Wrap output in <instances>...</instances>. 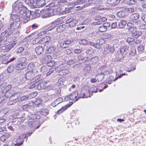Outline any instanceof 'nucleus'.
Returning <instances> with one entry per match:
<instances>
[{
  "instance_id": "61",
  "label": "nucleus",
  "mask_w": 146,
  "mask_h": 146,
  "mask_svg": "<svg viewBox=\"0 0 146 146\" xmlns=\"http://www.w3.org/2000/svg\"><path fill=\"white\" fill-rule=\"evenodd\" d=\"M137 3V1L134 0H130L129 3V5H132L135 4H136Z\"/></svg>"
},
{
  "instance_id": "27",
  "label": "nucleus",
  "mask_w": 146,
  "mask_h": 146,
  "mask_svg": "<svg viewBox=\"0 0 146 146\" xmlns=\"http://www.w3.org/2000/svg\"><path fill=\"white\" fill-rule=\"evenodd\" d=\"M63 100L62 98L61 97L58 98L52 103V104L53 106H56V105L62 102Z\"/></svg>"
},
{
  "instance_id": "19",
  "label": "nucleus",
  "mask_w": 146,
  "mask_h": 146,
  "mask_svg": "<svg viewBox=\"0 0 146 146\" xmlns=\"http://www.w3.org/2000/svg\"><path fill=\"white\" fill-rule=\"evenodd\" d=\"M19 95V92L15 93L14 92V93L12 94L11 97L9 98V100L11 101H13L16 100L18 98Z\"/></svg>"
},
{
  "instance_id": "30",
  "label": "nucleus",
  "mask_w": 146,
  "mask_h": 146,
  "mask_svg": "<svg viewBox=\"0 0 146 146\" xmlns=\"http://www.w3.org/2000/svg\"><path fill=\"white\" fill-rule=\"evenodd\" d=\"M66 26L64 25H60L56 29V31L59 33L64 31L65 29Z\"/></svg>"
},
{
  "instance_id": "2",
  "label": "nucleus",
  "mask_w": 146,
  "mask_h": 146,
  "mask_svg": "<svg viewBox=\"0 0 146 146\" xmlns=\"http://www.w3.org/2000/svg\"><path fill=\"white\" fill-rule=\"evenodd\" d=\"M91 90H89V87L88 85L84 86L82 89L81 91L79 94H78V97L80 98H87L88 97H90V93ZM98 92L97 89L95 91H92V93L93 92L96 93Z\"/></svg>"
},
{
  "instance_id": "17",
  "label": "nucleus",
  "mask_w": 146,
  "mask_h": 146,
  "mask_svg": "<svg viewBox=\"0 0 146 146\" xmlns=\"http://www.w3.org/2000/svg\"><path fill=\"white\" fill-rule=\"evenodd\" d=\"M76 58H78V60H77L75 59L74 60H71V61L72 62L73 61V62L74 63H75V64H77L79 63H81V62H82L84 59V57L80 55L76 57Z\"/></svg>"
},
{
  "instance_id": "10",
  "label": "nucleus",
  "mask_w": 146,
  "mask_h": 146,
  "mask_svg": "<svg viewBox=\"0 0 146 146\" xmlns=\"http://www.w3.org/2000/svg\"><path fill=\"white\" fill-rule=\"evenodd\" d=\"M78 21L76 19L73 18L69 19L66 21V24H68V26L70 27H72L76 24Z\"/></svg>"
},
{
  "instance_id": "4",
  "label": "nucleus",
  "mask_w": 146,
  "mask_h": 146,
  "mask_svg": "<svg viewBox=\"0 0 146 146\" xmlns=\"http://www.w3.org/2000/svg\"><path fill=\"white\" fill-rule=\"evenodd\" d=\"M14 6H15V9L17 11L19 10V12L22 10L25 12L28 11H25L24 9L26 10L27 8L24 5L23 2L21 1H16L13 5V7Z\"/></svg>"
},
{
  "instance_id": "48",
  "label": "nucleus",
  "mask_w": 146,
  "mask_h": 146,
  "mask_svg": "<svg viewBox=\"0 0 146 146\" xmlns=\"http://www.w3.org/2000/svg\"><path fill=\"white\" fill-rule=\"evenodd\" d=\"M14 67L13 65H10L7 68V71L9 73H11L14 70Z\"/></svg>"
},
{
  "instance_id": "64",
  "label": "nucleus",
  "mask_w": 146,
  "mask_h": 146,
  "mask_svg": "<svg viewBox=\"0 0 146 146\" xmlns=\"http://www.w3.org/2000/svg\"><path fill=\"white\" fill-rule=\"evenodd\" d=\"M103 25L106 28H107V27H109L110 26V24L108 23H104Z\"/></svg>"
},
{
  "instance_id": "26",
  "label": "nucleus",
  "mask_w": 146,
  "mask_h": 146,
  "mask_svg": "<svg viewBox=\"0 0 146 146\" xmlns=\"http://www.w3.org/2000/svg\"><path fill=\"white\" fill-rule=\"evenodd\" d=\"M139 15L138 13H134L131 15L129 17V19L131 20H135L138 19Z\"/></svg>"
},
{
  "instance_id": "12",
  "label": "nucleus",
  "mask_w": 146,
  "mask_h": 146,
  "mask_svg": "<svg viewBox=\"0 0 146 146\" xmlns=\"http://www.w3.org/2000/svg\"><path fill=\"white\" fill-rule=\"evenodd\" d=\"M129 46L128 45L123 44L120 47V52L121 54H126L128 52Z\"/></svg>"
},
{
  "instance_id": "45",
  "label": "nucleus",
  "mask_w": 146,
  "mask_h": 146,
  "mask_svg": "<svg viewBox=\"0 0 146 146\" xmlns=\"http://www.w3.org/2000/svg\"><path fill=\"white\" fill-rule=\"evenodd\" d=\"M91 4L90 3H87L84 5H83L81 6H80L76 7V8H79L80 10L82 9L87 6H89Z\"/></svg>"
},
{
  "instance_id": "37",
  "label": "nucleus",
  "mask_w": 146,
  "mask_h": 146,
  "mask_svg": "<svg viewBox=\"0 0 146 146\" xmlns=\"http://www.w3.org/2000/svg\"><path fill=\"white\" fill-rule=\"evenodd\" d=\"M117 15L119 17H123L125 15V11H121L118 12L117 13Z\"/></svg>"
},
{
  "instance_id": "18",
  "label": "nucleus",
  "mask_w": 146,
  "mask_h": 146,
  "mask_svg": "<svg viewBox=\"0 0 146 146\" xmlns=\"http://www.w3.org/2000/svg\"><path fill=\"white\" fill-rule=\"evenodd\" d=\"M25 118H27L29 119H39V118L36 117V115L35 114H32L30 113L28 114L27 113L25 114Z\"/></svg>"
},
{
  "instance_id": "44",
  "label": "nucleus",
  "mask_w": 146,
  "mask_h": 146,
  "mask_svg": "<svg viewBox=\"0 0 146 146\" xmlns=\"http://www.w3.org/2000/svg\"><path fill=\"white\" fill-rule=\"evenodd\" d=\"M55 70L56 68H54V67L51 68L48 71L46 74V76H48L50 75Z\"/></svg>"
},
{
  "instance_id": "8",
  "label": "nucleus",
  "mask_w": 146,
  "mask_h": 146,
  "mask_svg": "<svg viewBox=\"0 0 146 146\" xmlns=\"http://www.w3.org/2000/svg\"><path fill=\"white\" fill-rule=\"evenodd\" d=\"M114 51V48L113 47L108 46L104 49L103 52V54L104 56H106L108 54H110L113 53Z\"/></svg>"
},
{
  "instance_id": "43",
  "label": "nucleus",
  "mask_w": 146,
  "mask_h": 146,
  "mask_svg": "<svg viewBox=\"0 0 146 146\" xmlns=\"http://www.w3.org/2000/svg\"><path fill=\"white\" fill-rule=\"evenodd\" d=\"M142 32L141 31H136L135 33H134V34H133V36L135 37V38H137L142 35Z\"/></svg>"
},
{
  "instance_id": "52",
  "label": "nucleus",
  "mask_w": 146,
  "mask_h": 146,
  "mask_svg": "<svg viewBox=\"0 0 146 146\" xmlns=\"http://www.w3.org/2000/svg\"><path fill=\"white\" fill-rule=\"evenodd\" d=\"M42 100L41 98H38L36 100L35 102L36 105H38L41 104L42 102Z\"/></svg>"
},
{
  "instance_id": "63",
  "label": "nucleus",
  "mask_w": 146,
  "mask_h": 146,
  "mask_svg": "<svg viewBox=\"0 0 146 146\" xmlns=\"http://www.w3.org/2000/svg\"><path fill=\"white\" fill-rule=\"evenodd\" d=\"M111 28H115L117 27V23L116 22L113 23L111 25Z\"/></svg>"
},
{
  "instance_id": "58",
  "label": "nucleus",
  "mask_w": 146,
  "mask_h": 146,
  "mask_svg": "<svg viewBox=\"0 0 146 146\" xmlns=\"http://www.w3.org/2000/svg\"><path fill=\"white\" fill-rule=\"evenodd\" d=\"M8 31L5 30L2 32L1 34L2 36H5V37H8L7 36Z\"/></svg>"
},
{
  "instance_id": "54",
  "label": "nucleus",
  "mask_w": 146,
  "mask_h": 146,
  "mask_svg": "<svg viewBox=\"0 0 146 146\" xmlns=\"http://www.w3.org/2000/svg\"><path fill=\"white\" fill-rule=\"evenodd\" d=\"M112 36L111 35L108 33H105L104 35V37L105 39H107L108 38H110Z\"/></svg>"
},
{
  "instance_id": "32",
  "label": "nucleus",
  "mask_w": 146,
  "mask_h": 146,
  "mask_svg": "<svg viewBox=\"0 0 146 146\" xmlns=\"http://www.w3.org/2000/svg\"><path fill=\"white\" fill-rule=\"evenodd\" d=\"M17 144H15L14 146H19L23 144V139H21L20 136H19L17 138Z\"/></svg>"
},
{
  "instance_id": "40",
  "label": "nucleus",
  "mask_w": 146,
  "mask_h": 146,
  "mask_svg": "<svg viewBox=\"0 0 146 146\" xmlns=\"http://www.w3.org/2000/svg\"><path fill=\"white\" fill-rule=\"evenodd\" d=\"M26 60L27 59L26 58L22 57L19 59V61L20 63L26 65L25 62H26Z\"/></svg>"
},
{
  "instance_id": "9",
  "label": "nucleus",
  "mask_w": 146,
  "mask_h": 146,
  "mask_svg": "<svg viewBox=\"0 0 146 146\" xmlns=\"http://www.w3.org/2000/svg\"><path fill=\"white\" fill-rule=\"evenodd\" d=\"M64 17H61L59 18L56 19V20L53 22L51 24V27L53 29L55 27V26L59 24L62 23L64 22L62 20L64 19Z\"/></svg>"
},
{
  "instance_id": "33",
  "label": "nucleus",
  "mask_w": 146,
  "mask_h": 146,
  "mask_svg": "<svg viewBox=\"0 0 146 146\" xmlns=\"http://www.w3.org/2000/svg\"><path fill=\"white\" fill-rule=\"evenodd\" d=\"M7 112L8 111L7 109L1 110L0 111V118H3L4 116Z\"/></svg>"
},
{
  "instance_id": "38",
  "label": "nucleus",
  "mask_w": 146,
  "mask_h": 146,
  "mask_svg": "<svg viewBox=\"0 0 146 146\" xmlns=\"http://www.w3.org/2000/svg\"><path fill=\"white\" fill-rule=\"evenodd\" d=\"M39 2H38L36 1H34L33 0H31L30 2L31 3H32V5L33 6V8H35L38 7L39 5H38Z\"/></svg>"
},
{
  "instance_id": "13",
  "label": "nucleus",
  "mask_w": 146,
  "mask_h": 146,
  "mask_svg": "<svg viewBox=\"0 0 146 146\" xmlns=\"http://www.w3.org/2000/svg\"><path fill=\"white\" fill-rule=\"evenodd\" d=\"M38 123L37 121L33 120L29 121L27 123V125L28 127L33 128V129H36L39 127V126L36 125Z\"/></svg>"
},
{
  "instance_id": "57",
  "label": "nucleus",
  "mask_w": 146,
  "mask_h": 146,
  "mask_svg": "<svg viewBox=\"0 0 146 146\" xmlns=\"http://www.w3.org/2000/svg\"><path fill=\"white\" fill-rule=\"evenodd\" d=\"M141 18L144 22L146 24V15L145 14H142Z\"/></svg>"
},
{
  "instance_id": "16",
  "label": "nucleus",
  "mask_w": 146,
  "mask_h": 146,
  "mask_svg": "<svg viewBox=\"0 0 146 146\" xmlns=\"http://www.w3.org/2000/svg\"><path fill=\"white\" fill-rule=\"evenodd\" d=\"M20 24L19 22H12L11 23L9 27V29H14L18 27Z\"/></svg>"
},
{
  "instance_id": "51",
  "label": "nucleus",
  "mask_w": 146,
  "mask_h": 146,
  "mask_svg": "<svg viewBox=\"0 0 146 146\" xmlns=\"http://www.w3.org/2000/svg\"><path fill=\"white\" fill-rule=\"evenodd\" d=\"M126 11L128 13H131L133 12L135 9L133 8H129L126 9Z\"/></svg>"
},
{
  "instance_id": "20",
  "label": "nucleus",
  "mask_w": 146,
  "mask_h": 146,
  "mask_svg": "<svg viewBox=\"0 0 146 146\" xmlns=\"http://www.w3.org/2000/svg\"><path fill=\"white\" fill-rule=\"evenodd\" d=\"M35 51L38 55L41 54L43 52V47L41 46H38L35 49Z\"/></svg>"
},
{
  "instance_id": "41",
  "label": "nucleus",
  "mask_w": 146,
  "mask_h": 146,
  "mask_svg": "<svg viewBox=\"0 0 146 146\" xmlns=\"http://www.w3.org/2000/svg\"><path fill=\"white\" fill-rule=\"evenodd\" d=\"M90 45L91 46H93L98 49L100 48V46L98 44H95L93 42H90Z\"/></svg>"
},
{
  "instance_id": "24",
  "label": "nucleus",
  "mask_w": 146,
  "mask_h": 146,
  "mask_svg": "<svg viewBox=\"0 0 146 146\" xmlns=\"http://www.w3.org/2000/svg\"><path fill=\"white\" fill-rule=\"evenodd\" d=\"M141 22L138 21L135 23L137 25L138 27L140 29H146V24H142L140 25Z\"/></svg>"
},
{
  "instance_id": "56",
  "label": "nucleus",
  "mask_w": 146,
  "mask_h": 146,
  "mask_svg": "<svg viewBox=\"0 0 146 146\" xmlns=\"http://www.w3.org/2000/svg\"><path fill=\"white\" fill-rule=\"evenodd\" d=\"M82 51V48L76 49L74 50V52L77 54H78L81 52Z\"/></svg>"
},
{
  "instance_id": "15",
  "label": "nucleus",
  "mask_w": 146,
  "mask_h": 146,
  "mask_svg": "<svg viewBox=\"0 0 146 146\" xmlns=\"http://www.w3.org/2000/svg\"><path fill=\"white\" fill-rule=\"evenodd\" d=\"M72 42L70 40H65L61 42L60 44V46L62 48H65L68 47L70 44Z\"/></svg>"
},
{
  "instance_id": "11",
  "label": "nucleus",
  "mask_w": 146,
  "mask_h": 146,
  "mask_svg": "<svg viewBox=\"0 0 146 146\" xmlns=\"http://www.w3.org/2000/svg\"><path fill=\"white\" fill-rule=\"evenodd\" d=\"M78 91H75L72 92L70 95V100L76 102L79 99L78 97Z\"/></svg>"
},
{
  "instance_id": "60",
  "label": "nucleus",
  "mask_w": 146,
  "mask_h": 146,
  "mask_svg": "<svg viewBox=\"0 0 146 146\" xmlns=\"http://www.w3.org/2000/svg\"><path fill=\"white\" fill-rule=\"evenodd\" d=\"M48 69L46 66H43L42 67L40 70L43 72H46L47 71Z\"/></svg>"
},
{
  "instance_id": "49",
  "label": "nucleus",
  "mask_w": 146,
  "mask_h": 146,
  "mask_svg": "<svg viewBox=\"0 0 146 146\" xmlns=\"http://www.w3.org/2000/svg\"><path fill=\"white\" fill-rule=\"evenodd\" d=\"M79 43L81 44L86 45L87 44L88 41L87 40L84 39H81L79 40Z\"/></svg>"
},
{
  "instance_id": "34",
  "label": "nucleus",
  "mask_w": 146,
  "mask_h": 146,
  "mask_svg": "<svg viewBox=\"0 0 146 146\" xmlns=\"http://www.w3.org/2000/svg\"><path fill=\"white\" fill-rule=\"evenodd\" d=\"M51 37L49 36H47L44 37L42 39V41L44 42H48L51 39Z\"/></svg>"
},
{
  "instance_id": "23",
  "label": "nucleus",
  "mask_w": 146,
  "mask_h": 146,
  "mask_svg": "<svg viewBox=\"0 0 146 146\" xmlns=\"http://www.w3.org/2000/svg\"><path fill=\"white\" fill-rule=\"evenodd\" d=\"M26 67L25 65L23 64L19 63L17 64L15 66L16 69L18 70H22L25 68Z\"/></svg>"
},
{
  "instance_id": "5",
  "label": "nucleus",
  "mask_w": 146,
  "mask_h": 146,
  "mask_svg": "<svg viewBox=\"0 0 146 146\" xmlns=\"http://www.w3.org/2000/svg\"><path fill=\"white\" fill-rule=\"evenodd\" d=\"M57 4H54L53 2L50 3V6L53 7H62L68 4V1L66 0H60L57 3Z\"/></svg>"
},
{
  "instance_id": "14",
  "label": "nucleus",
  "mask_w": 146,
  "mask_h": 146,
  "mask_svg": "<svg viewBox=\"0 0 146 146\" xmlns=\"http://www.w3.org/2000/svg\"><path fill=\"white\" fill-rule=\"evenodd\" d=\"M35 76L34 73L33 71H29L27 72L25 75L26 78L28 80H32Z\"/></svg>"
},
{
  "instance_id": "25",
  "label": "nucleus",
  "mask_w": 146,
  "mask_h": 146,
  "mask_svg": "<svg viewBox=\"0 0 146 146\" xmlns=\"http://www.w3.org/2000/svg\"><path fill=\"white\" fill-rule=\"evenodd\" d=\"M119 1V0H108L107 3L112 5H116Z\"/></svg>"
},
{
  "instance_id": "42",
  "label": "nucleus",
  "mask_w": 146,
  "mask_h": 146,
  "mask_svg": "<svg viewBox=\"0 0 146 146\" xmlns=\"http://www.w3.org/2000/svg\"><path fill=\"white\" fill-rule=\"evenodd\" d=\"M39 80L37 81V82L33 84L32 85L30 86L29 88L30 89H31L32 88H35V86L37 85H38V86H40L41 85L40 84H39L38 83V81Z\"/></svg>"
},
{
  "instance_id": "47",
  "label": "nucleus",
  "mask_w": 146,
  "mask_h": 146,
  "mask_svg": "<svg viewBox=\"0 0 146 146\" xmlns=\"http://www.w3.org/2000/svg\"><path fill=\"white\" fill-rule=\"evenodd\" d=\"M67 108L66 106L62 107V108L59 110L57 112V114H60L63 112L64 110H66Z\"/></svg>"
},
{
  "instance_id": "29",
  "label": "nucleus",
  "mask_w": 146,
  "mask_h": 146,
  "mask_svg": "<svg viewBox=\"0 0 146 146\" xmlns=\"http://www.w3.org/2000/svg\"><path fill=\"white\" fill-rule=\"evenodd\" d=\"M90 0H78L75 3V5H81L85 4L87 2H89Z\"/></svg>"
},
{
  "instance_id": "35",
  "label": "nucleus",
  "mask_w": 146,
  "mask_h": 146,
  "mask_svg": "<svg viewBox=\"0 0 146 146\" xmlns=\"http://www.w3.org/2000/svg\"><path fill=\"white\" fill-rule=\"evenodd\" d=\"M49 111L47 109H43L41 110V114L44 116H46L48 113Z\"/></svg>"
},
{
  "instance_id": "46",
  "label": "nucleus",
  "mask_w": 146,
  "mask_h": 146,
  "mask_svg": "<svg viewBox=\"0 0 146 146\" xmlns=\"http://www.w3.org/2000/svg\"><path fill=\"white\" fill-rule=\"evenodd\" d=\"M54 50V48L52 46L49 47L47 49V52L48 53H51Z\"/></svg>"
},
{
  "instance_id": "22",
  "label": "nucleus",
  "mask_w": 146,
  "mask_h": 146,
  "mask_svg": "<svg viewBox=\"0 0 146 146\" xmlns=\"http://www.w3.org/2000/svg\"><path fill=\"white\" fill-rule=\"evenodd\" d=\"M127 23L126 21L124 20H121L118 23V27L119 29H123L125 25Z\"/></svg>"
},
{
  "instance_id": "3",
  "label": "nucleus",
  "mask_w": 146,
  "mask_h": 146,
  "mask_svg": "<svg viewBox=\"0 0 146 146\" xmlns=\"http://www.w3.org/2000/svg\"><path fill=\"white\" fill-rule=\"evenodd\" d=\"M47 9H42L41 10H36L35 12L38 13H43L44 15L42 16V17L44 18L48 17L53 15H57L58 12L56 11V9H54V10H51L47 12Z\"/></svg>"
},
{
  "instance_id": "7",
  "label": "nucleus",
  "mask_w": 146,
  "mask_h": 146,
  "mask_svg": "<svg viewBox=\"0 0 146 146\" xmlns=\"http://www.w3.org/2000/svg\"><path fill=\"white\" fill-rule=\"evenodd\" d=\"M11 87V85H8L5 88L6 90L7 91H7L5 92L4 96L7 98H10V97H11L12 94L14 93L13 91L11 90H10Z\"/></svg>"
},
{
  "instance_id": "28",
  "label": "nucleus",
  "mask_w": 146,
  "mask_h": 146,
  "mask_svg": "<svg viewBox=\"0 0 146 146\" xmlns=\"http://www.w3.org/2000/svg\"><path fill=\"white\" fill-rule=\"evenodd\" d=\"M125 75H126V74L125 73H124V74H121L119 76H118L115 79H113V80H112V79L113 77V76H110V79H111V80H108V83L109 84H111V82L112 81H113L114 82V81H115L116 80H117L118 78H121L123 76Z\"/></svg>"
},
{
  "instance_id": "21",
  "label": "nucleus",
  "mask_w": 146,
  "mask_h": 146,
  "mask_svg": "<svg viewBox=\"0 0 146 146\" xmlns=\"http://www.w3.org/2000/svg\"><path fill=\"white\" fill-rule=\"evenodd\" d=\"M104 76V74L103 73H101L96 75L95 77L98 82H100L103 79Z\"/></svg>"
},
{
  "instance_id": "36",
  "label": "nucleus",
  "mask_w": 146,
  "mask_h": 146,
  "mask_svg": "<svg viewBox=\"0 0 146 146\" xmlns=\"http://www.w3.org/2000/svg\"><path fill=\"white\" fill-rule=\"evenodd\" d=\"M128 29L130 32L133 34V35L134 34V33H135L137 31V28L133 27H131L128 28Z\"/></svg>"
},
{
  "instance_id": "50",
  "label": "nucleus",
  "mask_w": 146,
  "mask_h": 146,
  "mask_svg": "<svg viewBox=\"0 0 146 146\" xmlns=\"http://www.w3.org/2000/svg\"><path fill=\"white\" fill-rule=\"evenodd\" d=\"M31 98L30 96H29V95L28 96H23L20 99V100H19V101H23L24 100H26L27 99H31Z\"/></svg>"
},
{
  "instance_id": "53",
  "label": "nucleus",
  "mask_w": 146,
  "mask_h": 146,
  "mask_svg": "<svg viewBox=\"0 0 146 146\" xmlns=\"http://www.w3.org/2000/svg\"><path fill=\"white\" fill-rule=\"evenodd\" d=\"M33 44H34L40 43V38H36L33 41Z\"/></svg>"
},
{
  "instance_id": "62",
  "label": "nucleus",
  "mask_w": 146,
  "mask_h": 146,
  "mask_svg": "<svg viewBox=\"0 0 146 146\" xmlns=\"http://www.w3.org/2000/svg\"><path fill=\"white\" fill-rule=\"evenodd\" d=\"M24 48L23 47H19L17 50V52L18 53H20L23 51Z\"/></svg>"
},
{
  "instance_id": "39",
  "label": "nucleus",
  "mask_w": 146,
  "mask_h": 146,
  "mask_svg": "<svg viewBox=\"0 0 146 146\" xmlns=\"http://www.w3.org/2000/svg\"><path fill=\"white\" fill-rule=\"evenodd\" d=\"M107 30V28H106L103 25L100 26L98 28V30L99 31L101 32H104L106 31Z\"/></svg>"
},
{
  "instance_id": "1",
  "label": "nucleus",
  "mask_w": 146,
  "mask_h": 146,
  "mask_svg": "<svg viewBox=\"0 0 146 146\" xmlns=\"http://www.w3.org/2000/svg\"><path fill=\"white\" fill-rule=\"evenodd\" d=\"M36 13L33 11H28L25 12L22 10L19 12V16L17 15H12L11 17V20L14 22H19V21H23L24 23H27L31 19H34L36 18Z\"/></svg>"
},
{
  "instance_id": "59",
  "label": "nucleus",
  "mask_w": 146,
  "mask_h": 146,
  "mask_svg": "<svg viewBox=\"0 0 146 146\" xmlns=\"http://www.w3.org/2000/svg\"><path fill=\"white\" fill-rule=\"evenodd\" d=\"M40 75H38L36 76L33 78V79L31 80V81L33 82H35L36 80H38L39 78L40 77Z\"/></svg>"
},
{
  "instance_id": "6",
  "label": "nucleus",
  "mask_w": 146,
  "mask_h": 146,
  "mask_svg": "<svg viewBox=\"0 0 146 146\" xmlns=\"http://www.w3.org/2000/svg\"><path fill=\"white\" fill-rule=\"evenodd\" d=\"M51 59L50 56L48 55H45L43 57V60L45 63L48 64V65L53 66L54 64V61H52L50 62Z\"/></svg>"
},
{
  "instance_id": "55",
  "label": "nucleus",
  "mask_w": 146,
  "mask_h": 146,
  "mask_svg": "<svg viewBox=\"0 0 146 146\" xmlns=\"http://www.w3.org/2000/svg\"><path fill=\"white\" fill-rule=\"evenodd\" d=\"M93 51L91 49H90L88 48L86 49V53L87 54H89L91 55L93 53Z\"/></svg>"
},
{
  "instance_id": "31",
  "label": "nucleus",
  "mask_w": 146,
  "mask_h": 146,
  "mask_svg": "<svg viewBox=\"0 0 146 146\" xmlns=\"http://www.w3.org/2000/svg\"><path fill=\"white\" fill-rule=\"evenodd\" d=\"M98 58L97 56H95L91 58L90 60L91 63L93 64H95L98 60Z\"/></svg>"
}]
</instances>
